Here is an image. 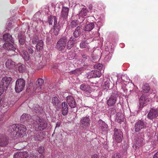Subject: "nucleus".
<instances>
[{
	"mask_svg": "<svg viewBox=\"0 0 158 158\" xmlns=\"http://www.w3.org/2000/svg\"><path fill=\"white\" fill-rule=\"evenodd\" d=\"M77 41V40L72 37H71L68 40L66 36H63L60 38L57 42L56 48L60 51L64 50L66 48L69 50L73 46Z\"/></svg>",
	"mask_w": 158,
	"mask_h": 158,
	"instance_id": "f257e3e1",
	"label": "nucleus"
},
{
	"mask_svg": "<svg viewBox=\"0 0 158 158\" xmlns=\"http://www.w3.org/2000/svg\"><path fill=\"white\" fill-rule=\"evenodd\" d=\"M27 131L26 127L21 124H15L10 126L8 130L10 135L13 137H23Z\"/></svg>",
	"mask_w": 158,
	"mask_h": 158,
	"instance_id": "f03ea898",
	"label": "nucleus"
},
{
	"mask_svg": "<svg viewBox=\"0 0 158 158\" xmlns=\"http://www.w3.org/2000/svg\"><path fill=\"white\" fill-rule=\"evenodd\" d=\"M48 21L50 25H52L53 23V33L55 35H57L60 31V26L57 23L56 17L55 16H50L48 17Z\"/></svg>",
	"mask_w": 158,
	"mask_h": 158,
	"instance_id": "7ed1b4c3",
	"label": "nucleus"
},
{
	"mask_svg": "<svg viewBox=\"0 0 158 158\" xmlns=\"http://www.w3.org/2000/svg\"><path fill=\"white\" fill-rule=\"evenodd\" d=\"M34 123L37 129L39 131H43L48 126L46 120L42 118L37 119Z\"/></svg>",
	"mask_w": 158,
	"mask_h": 158,
	"instance_id": "20e7f679",
	"label": "nucleus"
},
{
	"mask_svg": "<svg viewBox=\"0 0 158 158\" xmlns=\"http://www.w3.org/2000/svg\"><path fill=\"white\" fill-rule=\"evenodd\" d=\"M25 82L24 80L20 78L18 79L15 83V89L16 92L19 93L24 89Z\"/></svg>",
	"mask_w": 158,
	"mask_h": 158,
	"instance_id": "39448f33",
	"label": "nucleus"
},
{
	"mask_svg": "<svg viewBox=\"0 0 158 158\" xmlns=\"http://www.w3.org/2000/svg\"><path fill=\"white\" fill-rule=\"evenodd\" d=\"M91 120L89 116L82 117L80 120L81 127L84 129L88 128L90 125Z\"/></svg>",
	"mask_w": 158,
	"mask_h": 158,
	"instance_id": "423d86ee",
	"label": "nucleus"
},
{
	"mask_svg": "<svg viewBox=\"0 0 158 158\" xmlns=\"http://www.w3.org/2000/svg\"><path fill=\"white\" fill-rule=\"evenodd\" d=\"M118 95L116 93H112L107 101V105L110 107L112 106L116 103Z\"/></svg>",
	"mask_w": 158,
	"mask_h": 158,
	"instance_id": "0eeeda50",
	"label": "nucleus"
},
{
	"mask_svg": "<svg viewBox=\"0 0 158 158\" xmlns=\"http://www.w3.org/2000/svg\"><path fill=\"white\" fill-rule=\"evenodd\" d=\"M147 118L152 120L158 118V110L154 109H150L148 114Z\"/></svg>",
	"mask_w": 158,
	"mask_h": 158,
	"instance_id": "6e6552de",
	"label": "nucleus"
},
{
	"mask_svg": "<svg viewBox=\"0 0 158 158\" xmlns=\"http://www.w3.org/2000/svg\"><path fill=\"white\" fill-rule=\"evenodd\" d=\"M12 78L10 77H3L1 81L0 85L4 89H7L12 80Z\"/></svg>",
	"mask_w": 158,
	"mask_h": 158,
	"instance_id": "1a4fd4ad",
	"label": "nucleus"
},
{
	"mask_svg": "<svg viewBox=\"0 0 158 158\" xmlns=\"http://www.w3.org/2000/svg\"><path fill=\"white\" fill-rule=\"evenodd\" d=\"M114 136L116 142L121 143L123 139V134L120 129L116 128L114 129Z\"/></svg>",
	"mask_w": 158,
	"mask_h": 158,
	"instance_id": "9d476101",
	"label": "nucleus"
},
{
	"mask_svg": "<svg viewBox=\"0 0 158 158\" xmlns=\"http://www.w3.org/2000/svg\"><path fill=\"white\" fill-rule=\"evenodd\" d=\"M146 125L144 122L141 120L136 122L135 125V131L136 132H139L141 129L145 128Z\"/></svg>",
	"mask_w": 158,
	"mask_h": 158,
	"instance_id": "9b49d317",
	"label": "nucleus"
},
{
	"mask_svg": "<svg viewBox=\"0 0 158 158\" xmlns=\"http://www.w3.org/2000/svg\"><path fill=\"white\" fill-rule=\"evenodd\" d=\"M9 139L6 136L3 134L0 135V146L6 147L8 144Z\"/></svg>",
	"mask_w": 158,
	"mask_h": 158,
	"instance_id": "f8f14e48",
	"label": "nucleus"
},
{
	"mask_svg": "<svg viewBox=\"0 0 158 158\" xmlns=\"http://www.w3.org/2000/svg\"><path fill=\"white\" fill-rule=\"evenodd\" d=\"M66 101L69 107L72 108H74L77 106L75 100L72 96H68L66 98Z\"/></svg>",
	"mask_w": 158,
	"mask_h": 158,
	"instance_id": "ddd939ff",
	"label": "nucleus"
},
{
	"mask_svg": "<svg viewBox=\"0 0 158 158\" xmlns=\"http://www.w3.org/2000/svg\"><path fill=\"white\" fill-rule=\"evenodd\" d=\"M101 72L98 71L97 70L91 71L88 76V78L100 77L102 75Z\"/></svg>",
	"mask_w": 158,
	"mask_h": 158,
	"instance_id": "4468645a",
	"label": "nucleus"
},
{
	"mask_svg": "<svg viewBox=\"0 0 158 158\" xmlns=\"http://www.w3.org/2000/svg\"><path fill=\"white\" fill-rule=\"evenodd\" d=\"M1 106L4 108V110H6L9 108L8 103L3 96H0V107Z\"/></svg>",
	"mask_w": 158,
	"mask_h": 158,
	"instance_id": "2eb2a0df",
	"label": "nucleus"
},
{
	"mask_svg": "<svg viewBox=\"0 0 158 158\" xmlns=\"http://www.w3.org/2000/svg\"><path fill=\"white\" fill-rule=\"evenodd\" d=\"M28 155L27 152H17L14 155V158H27Z\"/></svg>",
	"mask_w": 158,
	"mask_h": 158,
	"instance_id": "dca6fc26",
	"label": "nucleus"
},
{
	"mask_svg": "<svg viewBox=\"0 0 158 158\" xmlns=\"http://www.w3.org/2000/svg\"><path fill=\"white\" fill-rule=\"evenodd\" d=\"M88 12V10L86 8H83L81 10L78 15V16H79V19H80L81 18V20H80V23L84 21V18H86L85 17L87 16Z\"/></svg>",
	"mask_w": 158,
	"mask_h": 158,
	"instance_id": "f3484780",
	"label": "nucleus"
},
{
	"mask_svg": "<svg viewBox=\"0 0 158 158\" xmlns=\"http://www.w3.org/2000/svg\"><path fill=\"white\" fill-rule=\"evenodd\" d=\"M69 11V8L66 7H63L62 9L60 17L63 19L67 18Z\"/></svg>",
	"mask_w": 158,
	"mask_h": 158,
	"instance_id": "a211bd4d",
	"label": "nucleus"
},
{
	"mask_svg": "<svg viewBox=\"0 0 158 158\" xmlns=\"http://www.w3.org/2000/svg\"><path fill=\"white\" fill-rule=\"evenodd\" d=\"M44 82V80L41 78H39L35 82L36 89L35 91L36 92H40V90L41 89V86L43 85Z\"/></svg>",
	"mask_w": 158,
	"mask_h": 158,
	"instance_id": "6ab92c4d",
	"label": "nucleus"
},
{
	"mask_svg": "<svg viewBox=\"0 0 158 158\" xmlns=\"http://www.w3.org/2000/svg\"><path fill=\"white\" fill-rule=\"evenodd\" d=\"M61 110L62 114L64 116L66 115L68 112V106L67 103L65 102H62L61 104Z\"/></svg>",
	"mask_w": 158,
	"mask_h": 158,
	"instance_id": "aec40b11",
	"label": "nucleus"
},
{
	"mask_svg": "<svg viewBox=\"0 0 158 158\" xmlns=\"http://www.w3.org/2000/svg\"><path fill=\"white\" fill-rule=\"evenodd\" d=\"M31 119L30 115L27 114H23L21 117V122L25 123L28 122Z\"/></svg>",
	"mask_w": 158,
	"mask_h": 158,
	"instance_id": "412c9836",
	"label": "nucleus"
},
{
	"mask_svg": "<svg viewBox=\"0 0 158 158\" xmlns=\"http://www.w3.org/2000/svg\"><path fill=\"white\" fill-rule=\"evenodd\" d=\"M60 102L58 97L55 96L52 98L51 102L55 108L59 106Z\"/></svg>",
	"mask_w": 158,
	"mask_h": 158,
	"instance_id": "4be33fe9",
	"label": "nucleus"
},
{
	"mask_svg": "<svg viewBox=\"0 0 158 158\" xmlns=\"http://www.w3.org/2000/svg\"><path fill=\"white\" fill-rule=\"evenodd\" d=\"M81 26H77L74 32L73 33V37L75 39L76 38L79 37L81 33ZM73 37V36H72Z\"/></svg>",
	"mask_w": 158,
	"mask_h": 158,
	"instance_id": "5701e85b",
	"label": "nucleus"
},
{
	"mask_svg": "<svg viewBox=\"0 0 158 158\" xmlns=\"http://www.w3.org/2000/svg\"><path fill=\"white\" fill-rule=\"evenodd\" d=\"M44 42L42 40H40L38 41L37 44L36 46V50L37 52H40L43 49Z\"/></svg>",
	"mask_w": 158,
	"mask_h": 158,
	"instance_id": "b1692460",
	"label": "nucleus"
},
{
	"mask_svg": "<svg viewBox=\"0 0 158 158\" xmlns=\"http://www.w3.org/2000/svg\"><path fill=\"white\" fill-rule=\"evenodd\" d=\"M6 67L9 69H13L15 66V63L11 59H8L5 63Z\"/></svg>",
	"mask_w": 158,
	"mask_h": 158,
	"instance_id": "393cba45",
	"label": "nucleus"
},
{
	"mask_svg": "<svg viewBox=\"0 0 158 158\" xmlns=\"http://www.w3.org/2000/svg\"><path fill=\"white\" fill-rule=\"evenodd\" d=\"M3 46L4 48L6 49L8 51L12 50L14 52L16 49L13 45L10 43L4 44Z\"/></svg>",
	"mask_w": 158,
	"mask_h": 158,
	"instance_id": "a878e982",
	"label": "nucleus"
},
{
	"mask_svg": "<svg viewBox=\"0 0 158 158\" xmlns=\"http://www.w3.org/2000/svg\"><path fill=\"white\" fill-rule=\"evenodd\" d=\"M89 43L86 41H82L80 44V47L81 48H85L87 51L89 50L90 47Z\"/></svg>",
	"mask_w": 158,
	"mask_h": 158,
	"instance_id": "bb28decb",
	"label": "nucleus"
},
{
	"mask_svg": "<svg viewBox=\"0 0 158 158\" xmlns=\"http://www.w3.org/2000/svg\"><path fill=\"white\" fill-rule=\"evenodd\" d=\"M4 40L7 42L10 41L12 43L14 42L12 40V36L9 34L6 33L5 34L3 37Z\"/></svg>",
	"mask_w": 158,
	"mask_h": 158,
	"instance_id": "cd10ccee",
	"label": "nucleus"
},
{
	"mask_svg": "<svg viewBox=\"0 0 158 158\" xmlns=\"http://www.w3.org/2000/svg\"><path fill=\"white\" fill-rule=\"evenodd\" d=\"M80 88L82 91L86 92H89L90 90V87L84 84H81L80 86Z\"/></svg>",
	"mask_w": 158,
	"mask_h": 158,
	"instance_id": "c85d7f7f",
	"label": "nucleus"
},
{
	"mask_svg": "<svg viewBox=\"0 0 158 158\" xmlns=\"http://www.w3.org/2000/svg\"><path fill=\"white\" fill-rule=\"evenodd\" d=\"M94 24L91 23L86 25L85 27L84 30L85 31H90L94 28Z\"/></svg>",
	"mask_w": 158,
	"mask_h": 158,
	"instance_id": "c756f323",
	"label": "nucleus"
},
{
	"mask_svg": "<svg viewBox=\"0 0 158 158\" xmlns=\"http://www.w3.org/2000/svg\"><path fill=\"white\" fill-rule=\"evenodd\" d=\"M145 98L144 96L142 95L139 99V107L140 108L143 107L144 104L146 102V100H145Z\"/></svg>",
	"mask_w": 158,
	"mask_h": 158,
	"instance_id": "7c9ffc66",
	"label": "nucleus"
},
{
	"mask_svg": "<svg viewBox=\"0 0 158 158\" xmlns=\"http://www.w3.org/2000/svg\"><path fill=\"white\" fill-rule=\"evenodd\" d=\"M142 88L143 91L146 93H148L150 89L149 85L147 83L143 85Z\"/></svg>",
	"mask_w": 158,
	"mask_h": 158,
	"instance_id": "2f4dec72",
	"label": "nucleus"
},
{
	"mask_svg": "<svg viewBox=\"0 0 158 158\" xmlns=\"http://www.w3.org/2000/svg\"><path fill=\"white\" fill-rule=\"evenodd\" d=\"M34 139L35 140L40 141L44 138L41 132H38L34 136Z\"/></svg>",
	"mask_w": 158,
	"mask_h": 158,
	"instance_id": "473e14b6",
	"label": "nucleus"
},
{
	"mask_svg": "<svg viewBox=\"0 0 158 158\" xmlns=\"http://www.w3.org/2000/svg\"><path fill=\"white\" fill-rule=\"evenodd\" d=\"M103 65L100 63H98L94 65V67L95 70L98 69V71L101 72V70L103 69Z\"/></svg>",
	"mask_w": 158,
	"mask_h": 158,
	"instance_id": "72a5a7b5",
	"label": "nucleus"
},
{
	"mask_svg": "<svg viewBox=\"0 0 158 158\" xmlns=\"http://www.w3.org/2000/svg\"><path fill=\"white\" fill-rule=\"evenodd\" d=\"M23 57L25 61L29 60L30 58L28 53L27 52L23 53Z\"/></svg>",
	"mask_w": 158,
	"mask_h": 158,
	"instance_id": "f704fd0d",
	"label": "nucleus"
},
{
	"mask_svg": "<svg viewBox=\"0 0 158 158\" xmlns=\"http://www.w3.org/2000/svg\"><path fill=\"white\" fill-rule=\"evenodd\" d=\"M79 24V21L77 20H73L71 22V26L72 28L75 27Z\"/></svg>",
	"mask_w": 158,
	"mask_h": 158,
	"instance_id": "c9c22d12",
	"label": "nucleus"
},
{
	"mask_svg": "<svg viewBox=\"0 0 158 158\" xmlns=\"http://www.w3.org/2000/svg\"><path fill=\"white\" fill-rule=\"evenodd\" d=\"M18 70L19 73H22L24 70V68L21 64H19L18 65Z\"/></svg>",
	"mask_w": 158,
	"mask_h": 158,
	"instance_id": "e433bc0d",
	"label": "nucleus"
},
{
	"mask_svg": "<svg viewBox=\"0 0 158 158\" xmlns=\"http://www.w3.org/2000/svg\"><path fill=\"white\" fill-rule=\"evenodd\" d=\"M81 69L80 68L77 69L73 71L70 72V73L79 75L80 73V71H81Z\"/></svg>",
	"mask_w": 158,
	"mask_h": 158,
	"instance_id": "4c0bfd02",
	"label": "nucleus"
},
{
	"mask_svg": "<svg viewBox=\"0 0 158 158\" xmlns=\"http://www.w3.org/2000/svg\"><path fill=\"white\" fill-rule=\"evenodd\" d=\"M140 147H141V143H138L137 142H135L133 146V148L135 150Z\"/></svg>",
	"mask_w": 158,
	"mask_h": 158,
	"instance_id": "58836bf2",
	"label": "nucleus"
},
{
	"mask_svg": "<svg viewBox=\"0 0 158 158\" xmlns=\"http://www.w3.org/2000/svg\"><path fill=\"white\" fill-rule=\"evenodd\" d=\"M19 42L20 44L23 45L25 43V40L23 36H20L19 40Z\"/></svg>",
	"mask_w": 158,
	"mask_h": 158,
	"instance_id": "ea45409f",
	"label": "nucleus"
},
{
	"mask_svg": "<svg viewBox=\"0 0 158 158\" xmlns=\"http://www.w3.org/2000/svg\"><path fill=\"white\" fill-rule=\"evenodd\" d=\"M112 158H121V156L119 153L116 152L113 155Z\"/></svg>",
	"mask_w": 158,
	"mask_h": 158,
	"instance_id": "a19ab883",
	"label": "nucleus"
},
{
	"mask_svg": "<svg viewBox=\"0 0 158 158\" xmlns=\"http://www.w3.org/2000/svg\"><path fill=\"white\" fill-rule=\"evenodd\" d=\"M44 149L43 147L41 146L39 147L38 148V152L40 154H41L44 152Z\"/></svg>",
	"mask_w": 158,
	"mask_h": 158,
	"instance_id": "79ce46f5",
	"label": "nucleus"
},
{
	"mask_svg": "<svg viewBox=\"0 0 158 158\" xmlns=\"http://www.w3.org/2000/svg\"><path fill=\"white\" fill-rule=\"evenodd\" d=\"M110 86V83L109 81H106L105 82V86L106 89L109 88Z\"/></svg>",
	"mask_w": 158,
	"mask_h": 158,
	"instance_id": "37998d69",
	"label": "nucleus"
},
{
	"mask_svg": "<svg viewBox=\"0 0 158 158\" xmlns=\"http://www.w3.org/2000/svg\"><path fill=\"white\" fill-rule=\"evenodd\" d=\"M33 46L28 47V48L29 53L30 54H32L34 52V50L33 49Z\"/></svg>",
	"mask_w": 158,
	"mask_h": 158,
	"instance_id": "c03bdc74",
	"label": "nucleus"
},
{
	"mask_svg": "<svg viewBox=\"0 0 158 158\" xmlns=\"http://www.w3.org/2000/svg\"><path fill=\"white\" fill-rule=\"evenodd\" d=\"M102 124L103 126H101V128L103 130H105L106 129L107 125L104 122H102Z\"/></svg>",
	"mask_w": 158,
	"mask_h": 158,
	"instance_id": "a18cd8bd",
	"label": "nucleus"
},
{
	"mask_svg": "<svg viewBox=\"0 0 158 158\" xmlns=\"http://www.w3.org/2000/svg\"><path fill=\"white\" fill-rule=\"evenodd\" d=\"M2 86L0 85V96L3 93L4 90H6V89H4V88L2 87Z\"/></svg>",
	"mask_w": 158,
	"mask_h": 158,
	"instance_id": "49530a36",
	"label": "nucleus"
},
{
	"mask_svg": "<svg viewBox=\"0 0 158 158\" xmlns=\"http://www.w3.org/2000/svg\"><path fill=\"white\" fill-rule=\"evenodd\" d=\"M38 38H35L32 40V42L33 44H35L37 42L38 40Z\"/></svg>",
	"mask_w": 158,
	"mask_h": 158,
	"instance_id": "de8ad7c7",
	"label": "nucleus"
},
{
	"mask_svg": "<svg viewBox=\"0 0 158 158\" xmlns=\"http://www.w3.org/2000/svg\"><path fill=\"white\" fill-rule=\"evenodd\" d=\"M137 142H138V143H141V146H142V144L143 143V140L142 139H138V140L137 141Z\"/></svg>",
	"mask_w": 158,
	"mask_h": 158,
	"instance_id": "09e8293b",
	"label": "nucleus"
},
{
	"mask_svg": "<svg viewBox=\"0 0 158 158\" xmlns=\"http://www.w3.org/2000/svg\"><path fill=\"white\" fill-rule=\"evenodd\" d=\"M92 158H99V157L98 155L95 154L92 156Z\"/></svg>",
	"mask_w": 158,
	"mask_h": 158,
	"instance_id": "8fccbe9b",
	"label": "nucleus"
},
{
	"mask_svg": "<svg viewBox=\"0 0 158 158\" xmlns=\"http://www.w3.org/2000/svg\"><path fill=\"white\" fill-rule=\"evenodd\" d=\"M153 158H158V151L155 154Z\"/></svg>",
	"mask_w": 158,
	"mask_h": 158,
	"instance_id": "3c124183",
	"label": "nucleus"
},
{
	"mask_svg": "<svg viewBox=\"0 0 158 158\" xmlns=\"http://www.w3.org/2000/svg\"><path fill=\"white\" fill-rule=\"evenodd\" d=\"M82 57L83 58L86 59L87 56L86 54H83L81 55Z\"/></svg>",
	"mask_w": 158,
	"mask_h": 158,
	"instance_id": "603ef678",
	"label": "nucleus"
},
{
	"mask_svg": "<svg viewBox=\"0 0 158 158\" xmlns=\"http://www.w3.org/2000/svg\"><path fill=\"white\" fill-rule=\"evenodd\" d=\"M29 158H37V157L35 155L30 156Z\"/></svg>",
	"mask_w": 158,
	"mask_h": 158,
	"instance_id": "864d4df0",
	"label": "nucleus"
},
{
	"mask_svg": "<svg viewBox=\"0 0 158 158\" xmlns=\"http://www.w3.org/2000/svg\"><path fill=\"white\" fill-rule=\"evenodd\" d=\"M42 67H39V66H37V67H36V66H35L34 67V68L36 69H40Z\"/></svg>",
	"mask_w": 158,
	"mask_h": 158,
	"instance_id": "5fc2aeb1",
	"label": "nucleus"
},
{
	"mask_svg": "<svg viewBox=\"0 0 158 158\" xmlns=\"http://www.w3.org/2000/svg\"><path fill=\"white\" fill-rule=\"evenodd\" d=\"M60 123H57L56 124V127H59L60 126Z\"/></svg>",
	"mask_w": 158,
	"mask_h": 158,
	"instance_id": "6e6d98bb",
	"label": "nucleus"
},
{
	"mask_svg": "<svg viewBox=\"0 0 158 158\" xmlns=\"http://www.w3.org/2000/svg\"><path fill=\"white\" fill-rule=\"evenodd\" d=\"M39 158H44V156L42 154H41L39 156Z\"/></svg>",
	"mask_w": 158,
	"mask_h": 158,
	"instance_id": "4d7b16f0",
	"label": "nucleus"
},
{
	"mask_svg": "<svg viewBox=\"0 0 158 158\" xmlns=\"http://www.w3.org/2000/svg\"><path fill=\"white\" fill-rule=\"evenodd\" d=\"M3 120L2 118H1L0 117V121H1V120Z\"/></svg>",
	"mask_w": 158,
	"mask_h": 158,
	"instance_id": "13d9d810",
	"label": "nucleus"
},
{
	"mask_svg": "<svg viewBox=\"0 0 158 158\" xmlns=\"http://www.w3.org/2000/svg\"><path fill=\"white\" fill-rule=\"evenodd\" d=\"M36 106H37V107H39V105H36Z\"/></svg>",
	"mask_w": 158,
	"mask_h": 158,
	"instance_id": "bf43d9fd",
	"label": "nucleus"
},
{
	"mask_svg": "<svg viewBox=\"0 0 158 158\" xmlns=\"http://www.w3.org/2000/svg\"><path fill=\"white\" fill-rule=\"evenodd\" d=\"M38 64L39 65H40V64L39 63H37V66L38 65Z\"/></svg>",
	"mask_w": 158,
	"mask_h": 158,
	"instance_id": "052dcab7",
	"label": "nucleus"
},
{
	"mask_svg": "<svg viewBox=\"0 0 158 158\" xmlns=\"http://www.w3.org/2000/svg\"><path fill=\"white\" fill-rule=\"evenodd\" d=\"M36 111H37V109H35Z\"/></svg>",
	"mask_w": 158,
	"mask_h": 158,
	"instance_id": "680f3d73",
	"label": "nucleus"
}]
</instances>
